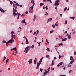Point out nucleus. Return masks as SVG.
<instances>
[{
	"instance_id": "5701e85b",
	"label": "nucleus",
	"mask_w": 76,
	"mask_h": 76,
	"mask_svg": "<svg viewBox=\"0 0 76 76\" xmlns=\"http://www.w3.org/2000/svg\"><path fill=\"white\" fill-rule=\"evenodd\" d=\"M54 60H53L52 61V63L51 64L52 66H53V65H54Z\"/></svg>"
},
{
	"instance_id": "f03ea898",
	"label": "nucleus",
	"mask_w": 76,
	"mask_h": 76,
	"mask_svg": "<svg viewBox=\"0 0 76 76\" xmlns=\"http://www.w3.org/2000/svg\"><path fill=\"white\" fill-rule=\"evenodd\" d=\"M42 58H41L38 63H38H37V66L36 67V69H38V67H39V66L40 65V64H41V62H42Z\"/></svg>"
},
{
	"instance_id": "bf43d9fd",
	"label": "nucleus",
	"mask_w": 76,
	"mask_h": 76,
	"mask_svg": "<svg viewBox=\"0 0 76 76\" xmlns=\"http://www.w3.org/2000/svg\"><path fill=\"white\" fill-rule=\"evenodd\" d=\"M15 4H13V7H15Z\"/></svg>"
},
{
	"instance_id": "4be33fe9",
	"label": "nucleus",
	"mask_w": 76,
	"mask_h": 76,
	"mask_svg": "<svg viewBox=\"0 0 76 76\" xmlns=\"http://www.w3.org/2000/svg\"><path fill=\"white\" fill-rule=\"evenodd\" d=\"M40 6H44V3H41L40 4Z\"/></svg>"
},
{
	"instance_id": "13d9d810",
	"label": "nucleus",
	"mask_w": 76,
	"mask_h": 76,
	"mask_svg": "<svg viewBox=\"0 0 76 76\" xmlns=\"http://www.w3.org/2000/svg\"><path fill=\"white\" fill-rule=\"evenodd\" d=\"M46 8V7H43V9H45V8Z\"/></svg>"
},
{
	"instance_id": "f3484780",
	"label": "nucleus",
	"mask_w": 76,
	"mask_h": 76,
	"mask_svg": "<svg viewBox=\"0 0 76 76\" xmlns=\"http://www.w3.org/2000/svg\"><path fill=\"white\" fill-rule=\"evenodd\" d=\"M75 61V60L73 59L72 61H71L69 64H73V62H74V61Z\"/></svg>"
},
{
	"instance_id": "052dcab7",
	"label": "nucleus",
	"mask_w": 76,
	"mask_h": 76,
	"mask_svg": "<svg viewBox=\"0 0 76 76\" xmlns=\"http://www.w3.org/2000/svg\"><path fill=\"white\" fill-rule=\"evenodd\" d=\"M67 31H65L64 32V34H67Z\"/></svg>"
},
{
	"instance_id": "9d476101",
	"label": "nucleus",
	"mask_w": 76,
	"mask_h": 76,
	"mask_svg": "<svg viewBox=\"0 0 76 76\" xmlns=\"http://www.w3.org/2000/svg\"><path fill=\"white\" fill-rule=\"evenodd\" d=\"M28 62H29V64H31V63H32V59H29L28 61Z\"/></svg>"
},
{
	"instance_id": "ea45409f",
	"label": "nucleus",
	"mask_w": 76,
	"mask_h": 76,
	"mask_svg": "<svg viewBox=\"0 0 76 76\" xmlns=\"http://www.w3.org/2000/svg\"><path fill=\"white\" fill-rule=\"evenodd\" d=\"M50 69L51 70H54V68H53L52 67Z\"/></svg>"
},
{
	"instance_id": "2eb2a0df",
	"label": "nucleus",
	"mask_w": 76,
	"mask_h": 76,
	"mask_svg": "<svg viewBox=\"0 0 76 76\" xmlns=\"http://www.w3.org/2000/svg\"><path fill=\"white\" fill-rule=\"evenodd\" d=\"M21 15L20 13H18V18H17V19H19V15Z\"/></svg>"
},
{
	"instance_id": "72a5a7b5",
	"label": "nucleus",
	"mask_w": 76,
	"mask_h": 76,
	"mask_svg": "<svg viewBox=\"0 0 76 76\" xmlns=\"http://www.w3.org/2000/svg\"><path fill=\"white\" fill-rule=\"evenodd\" d=\"M46 57L47 58H50V57H49V55H48L46 56Z\"/></svg>"
},
{
	"instance_id": "774afa93",
	"label": "nucleus",
	"mask_w": 76,
	"mask_h": 76,
	"mask_svg": "<svg viewBox=\"0 0 76 76\" xmlns=\"http://www.w3.org/2000/svg\"><path fill=\"white\" fill-rule=\"evenodd\" d=\"M60 76H66V75H60Z\"/></svg>"
},
{
	"instance_id": "338daca9",
	"label": "nucleus",
	"mask_w": 76,
	"mask_h": 76,
	"mask_svg": "<svg viewBox=\"0 0 76 76\" xmlns=\"http://www.w3.org/2000/svg\"><path fill=\"white\" fill-rule=\"evenodd\" d=\"M75 34V32L74 31V32H73V34Z\"/></svg>"
},
{
	"instance_id": "e2e57ef3",
	"label": "nucleus",
	"mask_w": 76,
	"mask_h": 76,
	"mask_svg": "<svg viewBox=\"0 0 76 76\" xmlns=\"http://www.w3.org/2000/svg\"><path fill=\"white\" fill-rule=\"evenodd\" d=\"M8 70H10V68H8Z\"/></svg>"
},
{
	"instance_id": "e433bc0d",
	"label": "nucleus",
	"mask_w": 76,
	"mask_h": 76,
	"mask_svg": "<svg viewBox=\"0 0 76 76\" xmlns=\"http://www.w3.org/2000/svg\"><path fill=\"white\" fill-rule=\"evenodd\" d=\"M46 42H47L48 44H49V42H48V40L47 39H46Z\"/></svg>"
},
{
	"instance_id": "c85d7f7f",
	"label": "nucleus",
	"mask_w": 76,
	"mask_h": 76,
	"mask_svg": "<svg viewBox=\"0 0 76 76\" xmlns=\"http://www.w3.org/2000/svg\"><path fill=\"white\" fill-rule=\"evenodd\" d=\"M70 19H73V20H74L75 19V17H70Z\"/></svg>"
},
{
	"instance_id": "2f4dec72",
	"label": "nucleus",
	"mask_w": 76,
	"mask_h": 76,
	"mask_svg": "<svg viewBox=\"0 0 76 76\" xmlns=\"http://www.w3.org/2000/svg\"><path fill=\"white\" fill-rule=\"evenodd\" d=\"M6 58V57L5 56H4V60H3V61H4L5 60Z\"/></svg>"
},
{
	"instance_id": "ddd939ff",
	"label": "nucleus",
	"mask_w": 76,
	"mask_h": 76,
	"mask_svg": "<svg viewBox=\"0 0 76 76\" xmlns=\"http://www.w3.org/2000/svg\"><path fill=\"white\" fill-rule=\"evenodd\" d=\"M9 59L8 58H7L6 61H5V63L6 64H7V62H9Z\"/></svg>"
},
{
	"instance_id": "c03bdc74",
	"label": "nucleus",
	"mask_w": 76,
	"mask_h": 76,
	"mask_svg": "<svg viewBox=\"0 0 76 76\" xmlns=\"http://www.w3.org/2000/svg\"><path fill=\"white\" fill-rule=\"evenodd\" d=\"M52 26H53V28H55V25H52Z\"/></svg>"
},
{
	"instance_id": "6ab92c4d",
	"label": "nucleus",
	"mask_w": 76,
	"mask_h": 76,
	"mask_svg": "<svg viewBox=\"0 0 76 76\" xmlns=\"http://www.w3.org/2000/svg\"><path fill=\"white\" fill-rule=\"evenodd\" d=\"M67 38H65L64 39H62V41H66V40H67Z\"/></svg>"
},
{
	"instance_id": "864d4df0",
	"label": "nucleus",
	"mask_w": 76,
	"mask_h": 76,
	"mask_svg": "<svg viewBox=\"0 0 76 76\" xmlns=\"http://www.w3.org/2000/svg\"><path fill=\"white\" fill-rule=\"evenodd\" d=\"M28 11H26V15H27V14H28Z\"/></svg>"
},
{
	"instance_id": "37998d69",
	"label": "nucleus",
	"mask_w": 76,
	"mask_h": 76,
	"mask_svg": "<svg viewBox=\"0 0 76 76\" xmlns=\"http://www.w3.org/2000/svg\"><path fill=\"white\" fill-rule=\"evenodd\" d=\"M55 9H56V10H57V6H56L55 7Z\"/></svg>"
},
{
	"instance_id": "c756f323",
	"label": "nucleus",
	"mask_w": 76,
	"mask_h": 76,
	"mask_svg": "<svg viewBox=\"0 0 76 76\" xmlns=\"http://www.w3.org/2000/svg\"><path fill=\"white\" fill-rule=\"evenodd\" d=\"M67 20H66L65 21V23H64V24H65V25H67Z\"/></svg>"
},
{
	"instance_id": "423d86ee",
	"label": "nucleus",
	"mask_w": 76,
	"mask_h": 76,
	"mask_svg": "<svg viewBox=\"0 0 76 76\" xmlns=\"http://www.w3.org/2000/svg\"><path fill=\"white\" fill-rule=\"evenodd\" d=\"M60 1L58 0H57L55 1V6H58L59 5V2Z\"/></svg>"
},
{
	"instance_id": "9b49d317",
	"label": "nucleus",
	"mask_w": 76,
	"mask_h": 76,
	"mask_svg": "<svg viewBox=\"0 0 76 76\" xmlns=\"http://www.w3.org/2000/svg\"><path fill=\"white\" fill-rule=\"evenodd\" d=\"M26 44H29L28 40V39H27V38H26Z\"/></svg>"
},
{
	"instance_id": "0e129e2a",
	"label": "nucleus",
	"mask_w": 76,
	"mask_h": 76,
	"mask_svg": "<svg viewBox=\"0 0 76 76\" xmlns=\"http://www.w3.org/2000/svg\"><path fill=\"white\" fill-rule=\"evenodd\" d=\"M20 7H22V5H20V6H19Z\"/></svg>"
},
{
	"instance_id": "5fc2aeb1",
	"label": "nucleus",
	"mask_w": 76,
	"mask_h": 76,
	"mask_svg": "<svg viewBox=\"0 0 76 76\" xmlns=\"http://www.w3.org/2000/svg\"><path fill=\"white\" fill-rule=\"evenodd\" d=\"M72 70H70L69 72V73H70L71 72H72Z\"/></svg>"
},
{
	"instance_id": "603ef678",
	"label": "nucleus",
	"mask_w": 76,
	"mask_h": 76,
	"mask_svg": "<svg viewBox=\"0 0 76 76\" xmlns=\"http://www.w3.org/2000/svg\"><path fill=\"white\" fill-rule=\"evenodd\" d=\"M45 15L46 16H47V15H48V13H47V12H46V14H45Z\"/></svg>"
},
{
	"instance_id": "7c9ffc66",
	"label": "nucleus",
	"mask_w": 76,
	"mask_h": 76,
	"mask_svg": "<svg viewBox=\"0 0 76 76\" xmlns=\"http://www.w3.org/2000/svg\"><path fill=\"white\" fill-rule=\"evenodd\" d=\"M14 32L12 31L11 32V34H12V35H13V34H14Z\"/></svg>"
},
{
	"instance_id": "dca6fc26",
	"label": "nucleus",
	"mask_w": 76,
	"mask_h": 76,
	"mask_svg": "<svg viewBox=\"0 0 76 76\" xmlns=\"http://www.w3.org/2000/svg\"><path fill=\"white\" fill-rule=\"evenodd\" d=\"M37 58H35V59L34 60V64H36V62H37Z\"/></svg>"
},
{
	"instance_id": "7ed1b4c3",
	"label": "nucleus",
	"mask_w": 76,
	"mask_h": 76,
	"mask_svg": "<svg viewBox=\"0 0 76 76\" xmlns=\"http://www.w3.org/2000/svg\"><path fill=\"white\" fill-rule=\"evenodd\" d=\"M31 48V47L30 46H28L26 47L25 50V53L26 52V53H28V50H30Z\"/></svg>"
},
{
	"instance_id": "a18cd8bd",
	"label": "nucleus",
	"mask_w": 76,
	"mask_h": 76,
	"mask_svg": "<svg viewBox=\"0 0 76 76\" xmlns=\"http://www.w3.org/2000/svg\"><path fill=\"white\" fill-rule=\"evenodd\" d=\"M71 66H72L71 65H68V67H71Z\"/></svg>"
},
{
	"instance_id": "f8f14e48",
	"label": "nucleus",
	"mask_w": 76,
	"mask_h": 76,
	"mask_svg": "<svg viewBox=\"0 0 76 76\" xmlns=\"http://www.w3.org/2000/svg\"><path fill=\"white\" fill-rule=\"evenodd\" d=\"M0 11L1 12H3V13H4V10H3L2 8H0Z\"/></svg>"
},
{
	"instance_id": "6e6552de",
	"label": "nucleus",
	"mask_w": 76,
	"mask_h": 76,
	"mask_svg": "<svg viewBox=\"0 0 76 76\" xmlns=\"http://www.w3.org/2000/svg\"><path fill=\"white\" fill-rule=\"evenodd\" d=\"M48 71H45V72L44 73V75H43V76H45V74H47V73H48L49 72H50V69H48Z\"/></svg>"
},
{
	"instance_id": "de8ad7c7",
	"label": "nucleus",
	"mask_w": 76,
	"mask_h": 76,
	"mask_svg": "<svg viewBox=\"0 0 76 76\" xmlns=\"http://www.w3.org/2000/svg\"><path fill=\"white\" fill-rule=\"evenodd\" d=\"M36 34H37V33L36 32H35L34 33L33 35H35Z\"/></svg>"
},
{
	"instance_id": "79ce46f5",
	"label": "nucleus",
	"mask_w": 76,
	"mask_h": 76,
	"mask_svg": "<svg viewBox=\"0 0 76 76\" xmlns=\"http://www.w3.org/2000/svg\"><path fill=\"white\" fill-rule=\"evenodd\" d=\"M46 10H48V6H46Z\"/></svg>"
},
{
	"instance_id": "4d7b16f0",
	"label": "nucleus",
	"mask_w": 76,
	"mask_h": 76,
	"mask_svg": "<svg viewBox=\"0 0 76 76\" xmlns=\"http://www.w3.org/2000/svg\"><path fill=\"white\" fill-rule=\"evenodd\" d=\"M40 70L41 72H42V69H40Z\"/></svg>"
},
{
	"instance_id": "c9c22d12",
	"label": "nucleus",
	"mask_w": 76,
	"mask_h": 76,
	"mask_svg": "<svg viewBox=\"0 0 76 76\" xmlns=\"http://www.w3.org/2000/svg\"><path fill=\"white\" fill-rule=\"evenodd\" d=\"M67 7H65L64 9V11H66V10H67Z\"/></svg>"
},
{
	"instance_id": "cd10ccee",
	"label": "nucleus",
	"mask_w": 76,
	"mask_h": 76,
	"mask_svg": "<svg viewBox=\"0 0 76 76\" xmlns=\"http://www.w3.org/2000/svg\"><path fill=\"white\" fill-rule=\"evenodd\" d=\"M6 41L5 40H3L2 41V42L3 43H6Z\"/></svg>"
},
{
	"instance_id": "6e6d98bb",
	"label": "nucleus",
	"mask_w": 76,
	"mask_h": 76,
	"mask_svg": "<svg viewBox=\"0 0 76 76\" xmlns=\"http://www.w3.org/2000/svg\"><path fill=\"white\" fill-rule=\"evenodd\" d=\"M61 56L59 55V59H60V58H61Z\"/></svg>"
},
{
	"instance_id": "8fccbe9b",
	"label": "nucleus",
	"mask_w": 76,
	"mask_h": 76,
	"mask_svg": "<svg viewBox=\"0 0 76 76\" xmlns=\"http://www.w3.org/2000/svg\"><path fill=\"white\" fill-rule=\"evenodd\" d=\"M40 44H41V42H39L38 44H39V46H40Z\"/></svg>"
},
{
	"instance_id": "393cba45",
	"label": "nucleus",
	"mask_w": 76,
	"mask_h": 76,
	"mask_svg": "<svg viewBox=\"0 0 76 76\" xmlns=\"http://www.w3.org/2000/svg\"><path fill=\"white\" fill-rule=\"evenodd\" d=\"M70 34H71V33H70V35H68V38L69 39H70V38H71V37H70Z\"/></svg>"
},
{
	"instance_id": "473e14b6",
	"label": "nucleus",
	"mask_w": 76,
	"mask_h": 76,
	"mask_svg": "<svg viewBox=\"0 0 76 76\" xmlns=\"http://www.w3.org/2000/svg\"><path fill=\"white\" fill-rule=\"evenodd\" d=\"M53 32H54V31L52 30L50 31V34H52V33H53Z\"/></svg>"
},
{
	"instance_id": "b1692460",
	"label": "nucleus",
	"mask_w": 76,
	"mask_h": 76,
	"mask_svg": "<svg viewBox=\"0 0 76 76\" xmlns=\"http://www.w3.org/2000/svg\"><path fill=\"white\" fill-rule=\"evenodd\" d=\"M9 1L10 2V4H11V5H12V4H13V2H12V1H10V0Z\"/></svg>"
},
{
	"instance_id": "a19ab883",
	"label": "nucleus",
	"mask_w": 76,
	"mask_h": 76,
	"mask_svg": "<svg viewBox=\"0 0 76 76\" xmlns=\"http://www.w3.org/2000/svg\"><path fill=\"white\" fill-rule=\"evenodd\" d=\"M55 25L56 26H58V24L57 23V22L56 23H55Z\"/></svg>"
},
{
	"instance_id": "f257e3e1",
	"label": "nucleus",
	"mask_w": 76,
	"mask_h": 76,
	"mask_svg": "<svg viewBox=\"0 0 76 76\" xmlns=\"http://www.w3.org/2000/svg\"><path fill=\"white\" fill-rule=\"evenodd\" d=\"M17 9V7H15V9L14 8H13L12 12L13 13V14L14 16H16V15H17V14L15 12H17V10H16Z\"/></svg>"
},
{
	"instance_id": "69168bd1",
	"label": "nucleus",
	"mask_w": 76,
	"mask_h": 76,
	"mask_svg": "<svg viewBox=\"0 0 76 76\" xmlns=\"http://www.w3.org/2000/svg\"><path fill=\"white\" fill-rule=\"evenodd\" d=\"M57 66H58V67H59V66H60V65H59V64H58Z\"/></svg>"
},
{
	"instance_id": "49530a36",
	"label": "nucleus",
	"mask_w": 76,
	"mask_h": 76,
	"mask_svg": "<svg viewBox=\"0 0 76 76\" xmlns=\"http://www.w3.org/2000/svg\"><path fill=\"white\" fill-rule=\"evenodd\" d=\"M34 45H33L32 46H31V48H34Z\"/></svg>"
},
{
	"instance_id": "0eeeda50",
	"label": "nucleus",
	"mask_w": 76,
	"mask_h": 76,
	"mask_svg": "<svg viewBox=\"0 0 76 76\" xmlns=\"http://www.w3.org/2000/svg\"><path fill=\"white\" fill-rule=\"evenodd\" d=\"M12 43V44L13 43V42L11 40H10L9 41H8L7 42H6V45H7V47H8V46H9V43Z\"/></svg>"
},
{
	"instance_id": "680f3d73",
	"label": "nucleus",
	"mask_w": 76,
	"mask_h": 76,
	"mask_svg": "<svg viewBox=\"0 0 76 76\" xmlns=\"http://www.w3.org/2000/svg\"><path fill=\"white\" fill-rule=\"evenodd\" d=\"M74 55H76V52H74Z\"/></svg>"
},
{
	"instance_id": "f704fd0d",
	"label": "nucleus",
	"mask_w": 76,
	"mask_h": 76,
	"mask_svg": "<svg viewBox=\"0 0 76 76\" xmlns=\"http://www.w3.org/2000/svg\"><path fill=\"white\" fill-rule=\"evenodd\" d=\"M48 51H50V50H49V48H47L46 49Z\"/></svg>"
},
{
	"instance_id": "412c9836",
	"label": "nucleus",
	"mask_w": 76,
	"mask_h": 76,
	"mask_svg": "<svg viewBox=\"0 0 76 76\" xmlns=\"http://www.w3.org/2000/svg\"><path fill=\"white\" fill-rule=\"evenodd\" d=\"M12 50H14V51H17V49L16 48H14L13 49H12Z\"/></svg>"
},
{
	"instance_id": "bb28decb",
	"label": "nucleus",
	"mask_w": 76,
	"mask_h": 76,
	"mask_svg": "<svg viewBox=\"0 0 76 76\" xmlns=\"http://www.w3.org/2000/svg\"><path fill=\"white\" fill-rule=\"evenodd\" d=\"M63 46V43H61V44H59V46L60 47H61V46Z\"/></svg>"
},
{
	"instance_id": "3c124183",
	"label": "nucleus",
	"mask_w": 76,
	"mask_h": 76,
	"mask_svg": "<svg viewBox=\"0 0 76 76\" xmlns=\"http://www.w3.org/2000/svg\"><path fill=\"white\" fill-rule=\"evenodd\" d=\"M39 33V31H38V30H37V33L38 34Z\"/></svg>"
},
{
	"instance_id": "aec40b11",
	"label": "nucleus",
	"mask_w": 76,
	"mask_h": 76,
	"mask_svg": "<svg viewBox=\"0 0 76 76\" xmlns=\"http://www.w3.org/2000/svg\"><path fill=\"white\" fill-rule=\"evenodd\" d=\"M35 19H36V16H35V15H34L33 20L34 21H35Z\"/></svg>"
},
{
	"instance_id": "4c0bfd02",
	"label": "nucleus",
	"mask_w": 76,
	"mask_h": 76,
	"mask_svg": "<svg viewBox=\"0 0 76 76\" xmlns=\"http://www.w3.org/2000/svg\"><path fill=\"white\" fill-rule=\"evenodd\" d=\"M15 4H16V5H17V6H20V5H19L18 3Z\"/></svg>"
},
{
	"instance_id": "20e7f679",
	"label": "nucleus",
	"mask_w": 76,
	"mask_h": 76,
	"mask_svg": "<svg viewBox=\"0 0 76 76\" xmlns=\"http://www.w3.org/2000/svg\"><path fill=\"white\" fill-rule=\"evenodd\" d=\"M31 3L33 4V6H31V7H30V9L33 10V9H34V6H35V0H33L31 1Z\"/></svg>"
},
{
	"instance_id": "1a4fd4ad",
	"label": "nucleus",
	"mask_w": 76,
	"mask_h": 76,
	"mask_svg": "<svg viewBox=\"0 0 76 76\" xmlns=\"http://www.w3.org/2000/svg\"><path fill=\"white\" fill-rule=\"evenodd\" d=\"M25 20H25V19H24L21 21V22L22 23H25V25H26V23Z\"/></svg>"
},
{
	"instance_id": "a878e982",
	"label": "nucleus",
	"mask_w": 76,
	"mask_h": 76,
	"mask_svg": "<svg viewBox=\"0 0 76 76\" xmlns=\"http://www.w3.org/2000/svg\"><path fill=\"white\" fill-rule=\"evenodd\" d=\"M47 1H49L50 2V3H52V1H51V0H47Z\"/></svg>"
},
{
	"instance_id": "4468645a",
	"label": "nucleus",
	"mask_w": 76,
	"mask_h": 76,
	"mask_svg": "<svg viewBox=\"0 0 76 76\" xmlns=\"http://www.w3.org/2000/svg\"><path fill=\"white\" fill-rule=\"evenodd\" d=\"M70 60H73V57L72 56H71L70 57Z\"/></svg>"
},
{
	"instance_id": "39448f33",
	"label": "nucleus",
	"mask_w": 76,
	"mask_h": 76,
	"mask_svg": "<svg viewBox=\"0 0 76 76\" xmlns=\"http://www.w3.org/2000/svg\"><path fill=\"white\" fill-rule=\"evenodd\" d=\"M11 39L10 40L12 42H14V40H13L14 39H15L16 38V36L15 35H12L11 36Z\"/></svg>"
},
{
	"instance_id": "58836bf2",
	"label": "nucleus",
	"mask_w": 76,
	"mask_h": 76,
	"mask_svg": "<svg viewBox=\"0 0 76 76\" xmlns=\"http://www.w3.org/2000/svg\"><path fill=\"white\" fill-rule=\"evenodd\" d=\"M60 65H62V64H63V62H62L59 63Z\"/></svg>"
},
{
	"instance_id": "a211bd4d",
	"label": "nucleus",
	"mask_w": 76,
	"mask_h": 76,
	"mask_svg": "<svg viewBox=\"0 0 76 76\" xmlns=\"http://www.w3.org/2000/svg\"><path fill=\"white\" fill-rule=\"evenodd\" d=\"M32 11H33V10L32 9H30V8H29V13H31V12H32Z\"/></svg>"
},
{
	"instance_id": "09e8293b",
	"label": "nucleus",
	"mask_w": 76,
	"mask_h": 76,
	"mask_svg": "<svg viewBox=\"0 0 76 76\" xmlns=\"http://www.w3.org/2000/svg\"><path fill=\"white\" fill-rule=\"evenodd\" d=\"M54 59L55 60L56 59H57V58H56V57H54Z\"/></svg>"
}]
</instances>
